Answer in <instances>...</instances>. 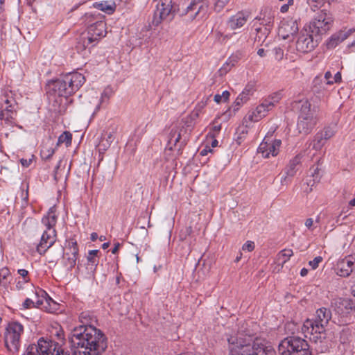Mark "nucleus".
<instances>
[{
    "label": "nucleus",
    "instance_id": "f257e3e1",
    "mask_svg": "<svg viewBox=\"0 0 355 355\" xmlns=\"http://www.w3.org/2000/svg\"><path fill=\"white\" fill-rule=\"evenodd\" d=\"M71 343L83 355H101L107 348L106 337L93 325H80L71 332Z\"/></svg>",
    "mask_w": 355,
    "mask_h": 355
},
{
    "label": "nucleus",
    "instance_id": "f03ea898",
    "mask_svg": "<svg viewBox=\"0 0 355 355\" xmlns=\"http://www.w3.org/2000/svg\"><path fill=\"white\" fill-rule=\"evenodd\" d=\"M85 81V76L78 72L69 73L61 78L49 81L46 85L49 101H53L55 107L58 105L60 110L66 109L64 105L71 102L69 96L78 90Z\"/></svg>",
    "mask_w": 355,
    "mask_h": 355
},
{
    "label": "nucleus",
    "instance_id": "7ed1b4c3",
    "mask_svg": "<svg viewBox=\"0 0 355 355\" xmlns=\"http://www.w3.org/2000/svg\"><path fill=\"white\" fill-rule=\"evenodd\" d=\"M331 318V313L329 309L324 307L318 309L314 319H306L302 327V331L305 337L313 336V339L316 341L319 338L318 335L324 332L325 327Z\"/></svg>",
    "mask_w": 355,
    "mask_h": 355
},
{
    "label": "nucleus",
    "instance_id": "20e7f679",
    "mask_svg": "<svg viewBox=\"0 0 355 355\" xmlns=\"http://www.w3.org/2000/svg\"><path fill=\"white\" fill-rule=\"evenodd\" d=\"M57 222L55 207H51L47 214L42 219V224L45 227L41 236L40 243L37 245V251L40 254H44L56 241V231L54 228Z\"/></svg>",
    "mask_w": 355,
    "mask_h": 355
},
{
    "label": "nucleus",
    "instance_id": "39448f33",
    "mask_svg": "<svg viewBox=\"0 0 355 355\" xmlns=\"http://www.w3.org/2000/svg\"><path fill=\"white\" fill-rule=\"evenodd\" d=\"M281 355H311L306 340L298 336H290L283 340L278 346Z\"/></svg>",
    "mask_w": 355,
    "mask_h": 355
},
{
    "label": "nucleus",
    "instance_id": "423d86ee",
    "mask_svg": "<svg viewBox=\"0 0 355 355\" xmlns=\"http://www.w3.org/2000/svg\"><path fill=\"white\" fill-rule=\"evenodd\" d=\"M24 355H69L65 353L59 343L40 338L37 344L29 345Z\"/></svg>",
    "mask_w": 355,
    "mask_h": 355
},
{
    "label": "nucleus",
    "instance_id": "0eeeda50",
    "mask_svg": "<svg viewBox=\"0 0 355 355\" xmlns=\"http://www.w3.org/2000/svg\"><path fill=\"white\" fill-rule=\"evenodd\" d=\"M24 333V326L18 322H9L3 334L4 344L12 354H17L21 346V337Z\"/></svg>",
    "mask_w": 355,
    "mask_h": 355
},
{
    "label": "nucleus",
    "instance_id": "6e6552de",
    "mask_svg": "<svg viewBox=\"0 0 355 355\" xmlns=\"http://www.w3.org/2000/svg\"><path fill=\"white\" fill-rule=\"evenodd\" d=\"M259 338L230 336L228 339L230 355H253L255 345Z\"/></svg>",
    "mask_w": 355,
    "mask_h": 355
},
{
    "label": "nucleus",
    "instance_id": "1a4fd4ad",
    "mask_svg": "<svg viewBox=\"0 0 355 355\" xmlns=\"http://www.w3.org/2000/svg\"><path fill=\"white\" fill-rule=\"evenodd\" d=\"M334 17L331 12L326 10H322L313 17V19L306 26L310 30L313 31L317 36L321 40L323 35L327 34L333 26Z\"/></svg>",
    "mask_w": 355,
    "mask_h": 355
},
{
    "label": "nucleus",
    "instance_id": "9d476101",
    "mask_svg": "<svg viewBox=\"0 0 355 355\" xmlns=\"http://www.w3.org/2000/svg\"><path fill=\"white\" fill-rule=\"evenodd\" d=\"M209 3L207 0H192L187 5H182L178 11L182 16H186L189 20L202 19L207 14Z\"/></svg>",
    "mask_w": 355,
    "mask_h": 355
},
{
    "label": "nucleus",
    "instance_id": "9b49d317",
    "mask_svg": "<svg viewBox=\"0 0 355 355\" xmlns=\"http://www.w3.org/2000/svg\"><path fill=\"white\" fill-rule=\"evenodd\" d=\"M320 40L319 36L315 35L313 31L304 26L299 33L296 42V49L303 53L311 52L318 45Z\"/></svg>",
    "mask_w": 355,
    "mask_h": 355
},
{
    "label": "nucleus",
    "instance_id": "f8f14e48",
    "mask_svg": "<svg viewBox=\"0 0 355 355\" xmlns=\"http://www.w3.org/2000/svg\"><path fill=\"white\" fill-rule=\"evenodd\" d=\"M174 10L172 0H159L152 19V25L158 26L164 20L171 21L173 18Z\"/></svg>",
    "mask_w": 355,
    "mask_h": 355
},
{
    "label": "nucleus",
    "instance_id": "ddd939ff",
    "mask_svg": "<svg viewBox=\"0 0 355 355\" xmlns=\"http://www.w3.org/2000/svg\"><path fill=\"white\" fill-rule=\"evenodd\" d=\"M85 21L89 24L87 32L89 34L98 40L105 36L106 24L102 20V17L99 14L87 13L85 15Z\"/></svg>",
    "mask_w": 355,
    "mask_h": 355
},
{
    "label": "nucleus",
    "instance_id": "4468645a",
    "mask_svg": "<svg viewBox=\"0 0 355 355\" xmlns=\"http://www.w3.org/2000/svg\"><path fill=\"white\" fill-rule=\"evenodd\" d=\"M318 118L314 112H300L297 128L300 133H309L317 123Z\"/></svg>",
    "mask_w": 355,
    "mask_h": 355
},
{
    "label": "nucleus",
    "instance_id": "2eb2a0df",
    "mask_svg": "<svg viewBox=\"0 0 355 355\" xmlns=\"http://www.w3.org/2000/svg\"><path fill=\"white\" fill-rule=\"evenodd\" d=\"M282 141L279 139L270 140L265 138L260 144L258 148V153L261 154L264 158H268L270 156H276L279 151Z\"/></svg>",
    "mask_w": 355,
    "mask_h": 355
},
{
    "label": "nucleus",
    "instance_id": "dca6fc26",
    "mask_svg": "<svg viewBox=\"0 0 355 355\" xmlns=\"http://www.w3.org/2000/svg\"><path fill=\"white\" fill-rule=\"evenodd\" d=\"M355 270V257L350 255L339 260L335 268L336 273L343 277H347Z\"/></svg>",
    "mask_w": 355,
    "mask_h": 355
},
{
    "label": "nucleus",
    "instance_id": "f3484780",
    "mask_svg": "<svg viewBox=\"0 0 355 355\" xmlns=\"http://www.w3.org/2000/svg\"><path fill=\"white\" fill-rule=\"evenodd\" d=\"M255 92V83L249 82L232 105L234 111H237L245 104Z\"/></svg>",
    "mask_w": 355,
    "mask_h": 355
},
{
    "label": "nucleus",
    "instance_id": "a211bd4d",
    "mask_svg": "<svg viewBox=\"0 0 355 355\" xmlns=\"http://www.w3.org/2000/svg\"><path fill=\"white\" fill-rule=\"evenodd\" d=\"M298 31L297 20L293 18L284 19L279 25L278 35L283 40L288 39Z\"/></svg>",
    "mask_w": 355,
    "mask_h": 355
},
{
    "label": "nucleus",
    "instance_id": "6ab92c4d",
    "mask_svg": "<svg viewBox=\"0 0 355 355\" xmlns=\"http://www.w3.org/2000/svg\"><path fill=\"white\" fill-rule=\"evenodd\" d=\"M355 32V28H352L349 29L345 28L333 34L327 42V46L328 49H334L340 43L345 40L349 35Z\"/></svg>",
    "mask_w": 355,
    "mask_h": 355
},
{
    "label": "nucleus",
    "instance_id": "aec40b11",
    "mask_svg": "<svg viewBox=\"0 0 355 355\" xmlns=\"http://www.w3.org/2000/svg\"><path fill=\"white\" fill-rule=\"evenodd\" d=\"M68 245L69 252L64 254V258L67 259L65 262L66 266L71 270L76 266V261L78 258V248L76 241L73 239L69 241Z\"/></svg>",
    "mask_w": 355,
    "mask_h": 355
},
{
    "label": "nucleus",
    "instance_id": "412c9836",
    "mask_svg": "<svg viewBox=\"0 0 355 355\" xmlns=\"http://www.w3.org/2000/svg\"><path fill=\"white\" fill-rule=\"evenodd\" d=\"M250 14L248 12L241 11L231 16L227 21L228 27L232 30L242 28L248 21Z\"/></svg>",
    "mask_w": 355,
    "mask_h": 355
},
{
    "label": "nucleus",
    "instance_id": "4be33fe9",
    "mask_svg": "<svg viewBox=\"0 0 355 355\" xmlns=\"http://www.w3.org/2000/svg\"><path fill=\"white\" fill-rule=\"evenodd\" d=\"M282 96L279 92L274 93L263 99L259 105L258 108H262L267 111L272 110L275 108V105L279 102Z\"/></svg>",
    "mask_w": 355,
    "mask_h": 355
},
{
    "label": "nucleus",
    "instance_id": "5701e85b",
    "mask_svg": "<svg viewBox=\"0 0 355 355\" xmlns=\"http://www.w3.org/2000/svg\"><path fill=\"white\" fill-rule=\"evenodd\" d=\"M112 92L110 88H106L102 93L101 98H98L97 94L96 92H92V95H91L92 101H89V103L94 105L95 111L98 110L101 108H105L103 106L100 107V104H103L107 101L112 95Z\"/></svg>",
    "mask_w": 355,
    "mask_h": 355
},
{
    "label": "nucleus",
    "instance_id": "b1692460",
    "mask_svg": "<svg viewBox=\"0 0 355 355\" xmlns=\"http://www.w3.org/2000/svg\"><path fill=\"white\" fill-rule=\"evenodd\" d=\"M253 355H276L275 349L269 345H267L264 340L259 339L255 345V349Z\"/></svg>",
    "mask_w": 355,
    "mask_h": 355
},
{
    "label": "nucleus",
    "instance_id": "393cba45",
    "mask_svg": "<svg viewBox=\"0 0 355 355\" xmlns=\"http://www.w3.org/2000/svg\"><path fill=\"white\" fill-rule=\"evenodd\" d=\"M261 112H247L243 119V125L245 128H250L254 123L258 122L263 116L260 114Z\"/></svg>",
    "mask_w": 355,
    "mask_h": 355
},
{
    "label": "nucleus",
    "instance_id": "a878e982",
    "mask_svg": "<svg viewBox=\"0 0 355 355\" xmlns=\"http://www.w3.org/2000/svg\"><path fill=\"white\" fill-rule=\"evenodd\" d=\"M255 19L261 21L260 24H263L265 26L264 35H268L273 25V14L270 11H269L268 15H266L265 13L263 17L261 18V17H257Z\"/></svg>",
    "mask_w": 355,
    "mask_h": 355
},
{
    "label": "nucleus",
    "instance_id": "bb28decb",
    "mask_svg": "<svg viewBox=\"0 0 355 355\" xmlns=\"http://www.w3.org/2000/svg\"><path fill=\"white\" fill-rule=\"evenodd\" d=\"M230 39L236 40V43L239 45H243L247 40V36L245 34H240L236 32H234L230 34H224V43Z\"/></svg>",
    "mask_w": 355,
    "mask_h": 355
},
{
    "label": "nucleus",
    "instance_id": "cd10ccee",
    "mask_svg": "<svg viewBox=\"0 0 355 355\" xmlns=\"http://www.w3.org/2000/svg\"><path fill=\"white\" fill-rule=\"evenodd\" d=\"M300 156L297 155L289 162V164L286 168V173L290 177H293L297 171L296 167L300 163Z\"/></svg>",
    "mask_w": 355,
    "mask_h": 355
},
{
    "label": "nucleus",
    "instance_id": "c85d7f7f",
    "mask_svg": "<svg viewBox=\"0 0 355 355\" xmlns=\"http://www.w3.org/2000/svg\"><path fill=\"white\" fill-rule=\"evenodd\" d=\"M293 252L291 249H284L280 251L277 256V260L279 265H282V266H284V263H286L289 259L293 256Z\"/></svg>",
    "mask_w": 355,
    "mask_h": 355
},
{
    "label": "nucleus",
    "instance_id": "c756f323",
    "mask_svg": "<svg viewBox=\"0 0 355 355\" xmlns=\"http://www.w3.org/2000/svg\"><path fill=\"white\" fill-rule=\"evenodd\" d=\"M96 8L107 14H112L115 9L116 5L114 3L109 2V1H103L96 5Z\"/></svg>",
    "mask_w": 355,
    "mask_h": 355
},
{
    "label": "nucleus",
    "instance_id": "7c9ffc66",
    "mask_svg": "<svg viewBox=\"0 0 355 355\" xmlns=\"http://www.w3.org/2000/svg\"><path fill=\"white\" fill-rule=\"evenodd\" d=\"M79 321L83 324L82 325H92L95 318L89 311H85L80 313Z\"/></svg>",
    "mask_w": 355,
    "mask_h": 355
},
{
    "label": "nucleus",
    "instance_id": "2f4dec72",
    "mask_svg": "<svg viewBox=\"0 0 355 355\" xmlns=\"http://www.w3.org/2000/svg\"><path fill=\"white\" fill-rule=\"evenodd\" d=\"M326 141H327L324 140L318 132H317L314 136L311 145L313 149L315 150H320L324 146Z\"/></svg>",
    "mask_w": 355,
    "mask_h": 355
},
{
    "label": "nucleus",
    "instance_id": "473e14b6",
    "mask_svg": "<svg viewBox=\"0 0 355 355\" xmlns=\"http://www.w3.org/2000/svg\"><path fill=\"white\" fill-rule=\"evenodd\" d=\"M292 110H300V111H310L311 104L306 100H301L297 102H294L292 105Z\"/></svg>",
    "mask_w": 355,
    "mask_h": 355
},
{
    "label": "nucleus",
    "instance_id": "72a5a7b5",
    "mask_svg": "<svg viewBox=\"0 0 355 355\" xmlns=\"http://www.w3.org/2000/svg\"><path fill=\"white\" fill-rule=\"evenodd\" d=\"M221 116H222V115L216 117L214 121H213V123H212L211 128V131L209 132V135L212 137H216L221 130V123L220 122V119Z\"/></svg>",
    "mask_w": 355,
    "mask_h": 355
},
{
    "label": "nucleus",
    "instance_id": "f704fd0d",
    "mask_svg": "<svg viewBox=\"0 0 355 355\" xmlns=\"http://www.w3.org/2000/svg\"><path fill=\"white\" fill-rule=\"evenodd\" d=\"M72 135L69 132H64L59 137L58 140V145L64 144L67 147L69 146L71 144Z\"/></svg>",
    "mask_w": 355,
    "mask_h": 355
},
{
    "label": "nucleus",
    "instance_id": "c9c22d12",
    "mask_svg": "<svg viewBox=\"0 0 355 355\" xmlns=\"http://www.w3.org/2000/svg\"><path fill=\"white\" fill-rule=\"evenodd\" d=\"M198 116L197 112H191L187 114L186 116L182 117V121L187 127L192 126L193 121Z\"/></svg>",
    "mask_w": 355,
    "mask_h": 355
},
{
    "label": "nucleus",
    "instance_id": "e433bc0d",
    "mask_svg": "<svg viewBox=\"0 0 355 355\" xmlns=\"http://www.w3.org/2000/svg\"><path fill=\"white\" fill-rule=\"evenodd\" d=\"M180 139V133H178L177 130H172L169 135L168 145L170 149H172L173 146H175Z\"/></svg>",
    "mask_w": 355,
    "mask_h": 355
},
{
    "label": "nucleus",
    "instance_id": "4c0bfd02",
    "mask_svg": "<svg viewBox=\"0 0 355 355\" xmlns=\"http://www.w3.org/2000/svg\"><path fill=\"white\" fill-rule=\"evenodd\" d=\"M230 96V93L228 91L225 90L221 94H216L214 97V101L218 104L221 103H225L229 100Z\"/></svg>",
    "mask_w": 355,
    "mask_h": 355
},
{
    "label": "nucleus",
    "instance_id": "58836bf2",
    "mask_svg": "<svg viewBox=\"0 0 355 355\" xmlns=\"http://www.w3.org/2000/svg\"><path fill=\"white\" fill-rule=\"evenodd\" d=\"M10 271L8 268H3L0 270V284L6 286L8 282L7 278L10 276Z\"/></svg>",
    "mask_w": 355,
    "mask_h": 355
},
{
    "label": "nucleus",
    "instance_id": "ea45409f",
    "mask_svg": "<svg viewBox=\"0 0 355 355\" xmlns=\"http://www.w3.org/2000/svg\"><path fill=\"white\" fill-rule=\"evenodd\" d=\"M243 56V52L241 51H237L234 53L232 54L227 60H229L230 65L234 67L239 62V61L241 60Z\"/></svg>",
    "mask_w": 355,
    "mask_h": 355
},
{
    "label": "nucleus",
    "instance_id": "a19ab883",
    "mask_svg": "<svg viewBox=\"0 0 355 355\" xmlns=\"http://www.w3.org/2000/svg\"><path fill=\"white\" fill-rule=\"evenodd\" d=\"M318 133L326 141L331 139L334 135V131L329 127L324 128L322 130L318 132Z\"/></svg>",
    "mask_w": 355,
    "mask_h": 355
},
{
    "label": "nucleus",
    "instance_id": "79ce46f5",
    "mask_svg": "<svg viewBox=\"0 0 355 355\" xmlns=\"http://www.w3.org/2000/svg\"><path fill=\"white\" fill-rule=\"evenodd\" d=\"M98 252L99 251L98 250H92L89 251L88 256H87V261L92 263H97L96 257L98 255Z\"/></svg>",
    "mask_w": 355,
    "mask_h": 355
},
{
    "label": "nucleus",
    "instance_id": "37998d69",
    "mask_svg": "<svg viewBox=\"0 0 355 355\" xmlns=\"http://www.w3.org/2000/svg\"><path fill=\"white\" fill-rule=\"evenodd\" d=\"M273 53H274L275 58L277 61H280L283 59L284 50L281 47L278 46V47L274 48Z\"/></svg>",
    "mask_w": 355,
    "mask_h": 355
},
{
    "label": "nucleus",
    "instance_id": "c03bdc74",
    "mask_svg": "<svg viewBox=\"0 0 355 355\" xmlns=\"http://www.w3.org/2000/svg\"><path fill=\"white\" fill-rule=\"evenodd\" d=\"M83 35L85 36V39H87V40L91 44V46H92V47L96 46L99 41L98 39H97L92 35L89 34L88 32L86 34H83Z\"/></svg>",
    "mask_w": 355,
    "mask_h": 355
},
{
    "label": "nucleus",
    "instance_id": "a18cd8bd",
    "mask_svg": "<svg viewBox=\"0 0 355 355\" xmlns=\"http://www.w3.org/2000/svg\"><path fill=\"white\" fill-rule=\"evenodd\" d=\"M230 0H216L215 9L220 12L228 3Z\"/></svg>",
    "mask_w": 355,
    "mask_h": 355
},
{
    "label": "nucleus",
    "instance_id": "49530a36",
    "mask_svg": "<svg viewBox=\"0 0 355 355\" xmlns=\"http://www.w3.org/2000/svg\"><path fill=\"white\" fill-rule=\"evenodd\" d=\"M322 261V257L320 256L315 257L312 261H310L309 262V265L311 267L313 270L316 269L319 263H321Z\"/></svg>",
    "mask_w": 355,
    "mask_h": 355
},
{
    "label": "nucleus",
    "instance_id": "de8ad7c7",
    "mask_svg": "<svg viewBox=\"0 0 355 355\" xmlns=\"http://www.w3.org/2000/svg\"><path fill=\"white\" fill-rule=\"evenodd\" d=\"M215 40L219 43H224V33L220 30H215L213 33Z\"/></svg>",
    "mask_w": 355,
    "mask_h": 355
},
{
    "label": "nucleus",
    "instance_id": "09e8293b",
    "mask_svg": "<svg viewBox=\"0 0 355 355\" xmlns=\"http://www.w3.org/2000/svg\"><path fill=\"white\" fill-rule=\"evenodd\" d=\"M82 46L83 49H89L91 48V44L89 42L85 39V36L82 35L80 37V40L78 42V47Z\"/></svg>",
    "mask_w": 355,
    "mask_h": 355
},
{
    "label": "nucleus",
    "instance_id": "8fccbe9b",
    "mask_svg": "<svg viewBox=\"0 0 355 355\" xmlns=\"http://www.w3.org/2000/svg\"><path fill=\"white\" fill-rule=\"evenodd\" d=\"M17 273L23 278V283H27L30 281L28 270L25 269H19L17 270Z\"/></svg>",
    "mask_w": 355,
    "mask_h": 355
},
{
    "label": "nucleus",
    "instance_id": "3c124183",
    "mask_svg": "<svg viewBox=\"0 0 355 355\" xmlns=\"http://www.w3.org/2000/svg\"><path fill=\"white\" fill-rule=\"evenodd\" d=\"M15 101L13 99L6 98L5 100V105L6 107L3 108L2 111H12V109H15L14 107Z\"/></svg>",
    "mask_w": 355,
    "mask_h": 355
},
{
    "label": "nucleus",
    "instance_id": "603ef678",
    "mask_svg": "<svg viewBox=\"0 0 355 355\" xmlns=\"http://www.w3.org/2000/svg\"><path fill=\"white\" fill-rule=\"evenodd\" d=\"M254 243L251 241H248L242 246V250L244 251L252 252L254 249Z\"/></svg>",
    "mask_w": 355,
    "mask_h": 355
},
{
    "label": "nucleus",
    "instance_id": "864d4df0",
    "mask_svg": "<svg viewBox=\"0 0 355 355\" xmlns=\"http://www.w3.org/2000/svg\"><path fill=\"white\" fill-rule=\"evenodd\" d=\"M233 67V66L230 65V63H229V60H227V61L225 62V63L223 64V65L221 67V68L220 69V71L221 73H227Z\"/></svg>",
    "mask_w": 355,
    "mask_h": 355
},
{
    "label": "nucleus",
    "instance_id": "5fc2aeb1",
    "mask_svg": "<svg viewBox=\"0 0 355 355\" xmlns=\"http://www.w3.org/2000/svg\"><path fill=\"white\" fill-rule=\"evenodd\" d=\"M112 144L107 141V139L104 138L102 139L101 141L99 144L100 150H106Z\"/></svg>",
    "mask_w": 355,
    "mask_h": 355
},
{
    "label": "nucleus",
    "instance_id": "6e6d98bb",
    "mask_svg": "<svg viewBox=\"0 0 355 355\" xmlns=\"http://www.w3.org/2000/svg\"><path fill=\"white\" fill-rule=\"evenodd\" d=\"M24 309H31L35 306L34 302L32 300L26 298L22 304Z\"/></svg>",
    "mask_w": 355,
    "mask_h": 355
},
{
    "label": "nucleus",
    "instance_id": "4d7b16f0",
    "mask_svg": "<svg viewBox=\"0 0 355 355\" xmlns=\"http://www.w3.org/2000/svg\"><path fill=\"white\" fill-rule=\"evenodd\" d=\"M114 134H115V132L114 130H112V132H107L106 134V138H105V139H107V141L110 142V144H112V142L114 141V140L115 139Z\"/></svg>",
    "mask_w": 355,
    "mask_h": 355
},
{
    "label": "nucleus",
    "instance_id": "13d9d810",
    "mask_svg": "<svg viewBox=\"0 0 355 355\" xmlns=\"http://www.w3.org/2000/svg\"><path fill=\"white\" fill-rule=\"evenodd\" d=\"M324 78L325 79L327 80V83L328 85H332L334 84V81L331 79L332 78V75H331V73L330 71H327L324 74Z\"/></svg>",
    "mask_w": 355,
    "mask_h": 355
},
{
    "label": "nucleus",
    "instance_id": "bf43d9fd",
    "mask_svg": "<svg viewBox=\"0 0 355 355\" xmlns=\"http://www.w3.org/2000/svg\"><path fill=\"white\" fill-rule=\"evenodd\" d=\"M212 149L209 146H206L200 153V155L205 156L208 153H211Z\"/></svg>",
    "mask_w": 355,
    "mask_h": 355
},
{
    "label": "nucleus",
    "instance_id": "052dcab7",
    "mask_svg": "<svg viewBox=\"0 0 355 355\" xmlns=\"http://www.w3.org/2000/svg\"><path fill=\"white\" fill-rule=\"evenodd\" d=\"M289 178L291 177L289 175H287V174L285 173V175H283L281 178V184L282 185H287L290 182Z\"/></svg>",
    "mask_w": 355,
    "mask_h": 355
},
{
    "label": "nucleus",
    "instance_id": "680f3d73",
    "mask_svg": "<svg viewBox=\"0 0 355 355\" xmlns=\"http://www.w3.org/2000/svg\"><path fill=\"white\" fill-rule=\"evenodd\" d=\"M248 128H245V126L243 127H239L237 130V135H246L248 134Z\"/></svg>",
    "mask_w": 355,
    "mask_h": 355
},
{
    "label": "nucleus",
    "instance_id": "e2e57ef3",
    "mask_svg": "<svg viewBox=\"0 0 355 355\" xmlns=\"http://www.w3.org/2000/svg\"><path fill=\"white\" fill-rule=\"evenodd\" d=\"M20 162L23 166L28 167L31 165V164L32 162V159H26L22 158V159H21Z\"/></svg>",
    "mask_w": 355,
    "mask_h": 355
},
{
    "label": "nucleus",
    "instance_id": "0e129e2a",
    "mask_svg": "<svg viewBox=\"0 0 355 355\" xmlns=\"http://www.w3.org/2000/svg\"><path fill=\"white\" fill-rule=\"evenodd\" d=\"M341 79H342L341 73L340 72H337L334 77V80H333L334 83H340L341 81Z\"/></svg>",
    "mask_w": 355,
    "mask_h": 355
},
{
    "label": "nucleus",
    "instance_id": "69168bd1",
    "mask_svg": "<svg viewBox=\"0 0 355 355\" xmlns=\"http://www.w3.org/2000/svg\"><path fill=\"white\" fill-rule=\"evenodd\" d=\"M313 224V220L311 218L306 219L305 221V226L309 229H310L312 227Z\"/></svg>",
    "mask_w": 355,
    "mask_h": 355
},
{
    "label": "nucleus",
    "instance_id": "338daca9",
    "mask_svg": "<svg viewBox=\"0 0 355 355\" xmlns=\"http://www.w3.org/2000/svg\"><path fill=\"white\" fill-rule=\"evenodd\" d=\"M313 173L312 174L313 177L315 178V180L319 179V169L318 167H315L313 168Z\"/></svg>",
    "mask_w": 355,
    "mask_h": 355
},
{
    "label": "nucleus",
    "instance_id": "774afa93",
    "mask_svg": "<svg viewBox=\"0 0 355 355\" xmlns=\"http://www.w3.org/2000/svg\"><path fill=\"white\" fill-rule=\"evenodd\" d=\"M291 3H288V2L283 6H282L281 8H280V10L282 12L284 13V12H286L288 10V8H289V6L291 5Z\"/></svg>",
    "mask_w": 355,
    "mask_h": 355
}]
</instances>
